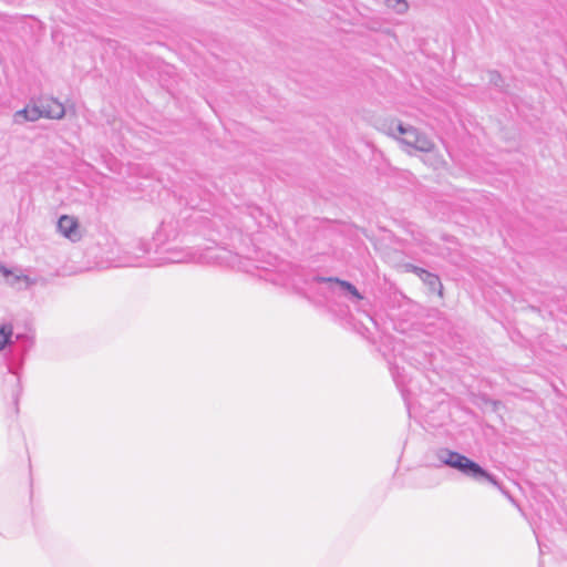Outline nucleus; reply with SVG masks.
<instances>
[{
  "mask_svg": "<svg viewBox=\"0 0 567 567\" xmlns=\"http://www.w3.org/2000/svg\"><path fill=\"white\" fill-rule=\"evenodd\" d=\"M0 274L4 277L8 285L18 289H28L38 282L37 278L23 275L20 271H12L3 265H0Z\"/></svg>",
  "mask_w": 567,
  "mask_h": 567,
  "instance_id": "nucleus-4",
  "label": "nucleus"
},
{
  "mask_svg": "<svg viewBox=\"0 0 567 567\" xmlns=\"http://www.w3.org/2000/svg\"><path fill=\"white\" fill-rule=\"evenodd\" d=\"M384 132L399 140L403 145L419 152L430 153L434 150V143L425 134L411 125H404L400 121H391Z\"/></svg>",
  "mask_w": 567,
  "mask_h": 567,
  "instance_id": "nucleus-2",
  "label": "nucleus"
},
{
  "mask_svg": "<svg viewBox=\"0 0 567 567\" xmlns=\"http://www.w3.org/2000/svg\"><path fill=\"white\" fill-rule=\"evenodd\" d=\"M58 230L65 238L75 243L80 240L81 233L79 228V223L73 216L63 215L58 220Z\"/></svg>",
  "mask_w": 567,
  "mask_h": 567,
  "instance_id": "nucleus-5",
  "label": "nucleus"
},
{
  "mask_svg": "<svg viewBox=\"0 0 567 567\" xmlns=\"http://www.w3.org/2000/svg\"><path fill=\"white\" fill-rule=\"evenodd\" d=\"M42 117L61 120L65 114L64 105L54 97L39 100Z\"/></svg>",
  "mask_w": 567,
  "mask_h": 567,
  "instance_id": "nucleus-6",
  "label": "nucleus"
},
{
  "mask_svg": "<svg viewBox=\"0 0 567 567\" xmlns=\"http://www.w3.org/2000/svg\"><path fill=\"white\" fill-rule=\"evenodd\" d=\"M9 372L16 375L17 386L20 388V378H19V375L12 370V368H9ZM19 393H20V389H18L16 395H18Z\"/></svg>",
  "mask_w": 567,
  "mask_h": 567,
  "instance_id": "nucleus-13",
  "label": "nucleus"
},
{
  "mask_svg": "<svg viewBox=\"0 0 567 567\" xmlns=\"http://www.w3.org/2000/svg\"><path fill=\"white\" fill-rule=\"evenodd\" d=\"M489 81L493 82L495 85H498V81H501V75L497 72H491Z\"/></svg>",
  "mask_w": 567,
  "mask_h": 567,
  "instance_id": "nucleus-12",
  "label": "nucleus"
},
{
  "mask_svg": "<svg viewBox=\"0 0 567 567\" xmlns=\"http://www.w3.org/2000/svg\"><path fill=\"white\" fill-rule=\"evenodd\" d=\"M385 6L398 14L406 13L410 8L408 0H385Z\"/></svg>",
  "mask_w": 567,
  "mask_h": 567,
  "instance_id": "nucleus-10",
  "label": "nucleus"
},
{
  "mask_svg": "<svg viewBox=\"0 0 567 567\" xmlns=\"http://www.w3.org/2000/svg\"><path fill=\"white\" fill-rule=\"evenodd\" d=\"M444 165H445V161L442 157H439L436 159V163L434 164L435 168H437L440 166H444Z\"/></svg>",
  "mask_w": 567,
  "mask_h": 567,
  "instance_id": "nucleus-14",
  "label": "nucleus"
},
{
  "mask_svg": "<svg viewBox=\"0 0 567 567\" xmlns=\"http://www.w3.org/2000/svg\"><path fill=\"white\" fill-rule=\"evenodd\" d=\"M420 277L422 278V280L429 285L433 290L436 289L437 287L441 288V282H440V279L436 275H433V274H430L423 269L420 270Z\"/></svg>",
  "mask_w": 567,
  "mask_h": 567,
  "instance_id": "nucleus-11",
  "label": "nucleus"
},
{
  "mask_svg": "<svg viewBox=\"0 0 567 567\" xmlns=\"http://www.w3.org/2000/svg\"><path fill=\"white\" fill-rule=\"evenodd\" d=\"M226 251L218 248H207L203 251L193 249H172L167 251L164 260L168 264L177 262H200L212 264L225 258Z\"/></svg>",
  "mask_w": 567,
  "mask_h": 567,
  "instance_id": "nucleus-3",
  "label": "nucleus"
},
{
  "mask_svg": "<svg viewBox=\"0 0 567 567\" xmlns=\"http://www.w3.org/2000/svg\"><path fill=\"white\" fill-rule=\"evenodd\" d=\"M14 342L12 323L2 322L0 324V353L11 348Z\"/></svg>",
  "mask_w": 567,
  "mask_h": 567,
  "instance_id": "nucleus-8",
  "label": "nucleus"
},
{
  "mask_svg": "<svg viewBox=\"0 0 567 567\" xmlns=\"http://www.w3.org/2000/svg\"><path fill=\"white\" fill-rule=\"evenodd\" d=\"M42 117L39 103L32 106H25L13 114V122L16 124H23L25 122H35Z\"/></svg>",
  "mask_w": 567,
  "mask_h": 567,
  "instance_id": "nucleus-7",
  "label": "nucleus"
},
{
  "mask_svg": "<svg viewBox=\"0 0 567 567\" xmlns=\"http://www.w3.org/2000/svg\"><path fill=\"white\" fill-rule=\"evenodd\" d=\"M435 456L441 464L455 468L465 476L475 481L485 480L495 487L499 488L505 495H507V493L502 488L498 481L493 475L487 473L481 465L470 460L465 455L442 447L436 450Z\"/></svg>",
  "mask_w": 567,
  "mask_h": 567,
  "instance_id": "nucleus-1",
  "label": "nucleus"
},
{
  "mask_svg": "<svg viewBox=\"0 0 567 567\" xmlns=\"http://www.w3.org/2000/svg\"><path fill=\"white\" fill-rule=\"evenodd\" d=\"M319 281H328L337 284L342 290L350 293L355 300H361L363 297L358 289L350 282L340 280L338 278H318Z\"/></svg>",
  "mask_w": 567,
  "mask_h": 567,
  "instance_id": "nucleus-9",
  "label": "nucleus"
}]
</instances>
